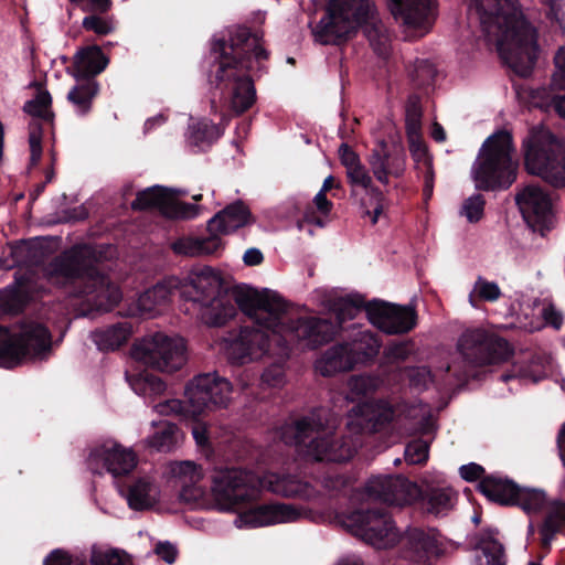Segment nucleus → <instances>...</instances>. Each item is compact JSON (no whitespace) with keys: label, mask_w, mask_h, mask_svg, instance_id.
I'll return each instance as SVG.
<instances>
[{"label":"nucleus","mask_w":565,"mask_h":565,"mask_svg":"<svg viewBox=\"0 0 565 565\" xmlns=\"http://www.w3.org/2000/svg\"><path fill=\"white\" fill-rule=\"evenodd\" d=\"M189 278L180 295L198 307L202 323L223 327L235 318L237 309L253 322L226 340L232 364L244 365L269 353L271 339L282 345V297L278 292L247 285L231 287L209 266L192 271Z\"/></svg>","instance_id":"f257e3e1"},{"label":"nucleus","mask_w":565,"mask_h":565,"mask_svg":"<svg viewBox=\"0 0 565 565\" xmlns=\"http://www.w3.org/2000/svg\"><path fill=\"white\" fill-rule=\"evenodd\" d=\"M268 57L263 34L248 26L235 25L226 34H215L204 70L220 103L235 115L247 111L256 102L255 73L263 71Z\"/></svg>","instance_id":"f03ea898"},{"label":"nucleus","mask_w":565,"mask_h":565,"mask_svg":"<svg viewBox=\"0 0 565 565\" xmlns=\"http://www.w3.org/2000/svg\"><path fill=\"white\" fill-rule=\"evenodd\" d=\"M471 14L481 32L493 43L505 63L519 75L534 67L539 47L536 32L524 19L516 0H471Z\"/></svg>","instance_id":"7ed1b4c3"},{"label":"nucleus","mask_w":565,"mask_h":565,"mask_svg":"<svg viewBox=\"0 0 565 565\" xmlns=\"http://www.w3.org/2000/svg\"><path fill=\"white\" fill-rule=\"evenodd\" d=\"M102 252L90 244H75L51 259L45 268L47 279L70 296L83 299L92 311L107 312L120 300L121 291L98 264Z\"/></svg>","instance_id":"20e7f679"},{"label":"nucleus","mask_w":565,"mask_h":565,"mask_svg":"<svg viewBox=\"0 0 565 565\" xmlns=\"http://www.w3.org/2000/svg\"><path fill=\"white\" fill-rule=\"evenodd\" d=\"M211 495L218 511L237 513L236 523L257 527L282 522V503L256 504L263 480L253 471L237 467H214Z\"/></svg>","instance_id":"39448f33"},{"label":"nucleus","mask_w":565,"mask_h":565,"mask_svg":"<svg viewBox=\"0 0 565 565\" xmlns=\"http://www.w3.org/2000/svg\"><path fill=\"white\" fill-rule=\"evenodd\" d=\"M360 28L377 55L390 53V34L370 0H330L313 33L320 43L335 44L355 35Z\"/></svg>","instance_id":"423d86ee"},{"label":"nucleus","mask_w":565,"mask_h":565,"mask_svg":"<svg viewBox=\"0 0 565 565\" xmlns=\"http://www.w3.org/2000/svg\"><path fill=\"white\" fill-rule=\"evenodd\" d=\"M513 153L512 135L509 131L499 130L489 136L471 168L477 188L493 190L510 186L516 179Z\"/></svg>","instance_id":"0eeeda50"},{"label":"nucleus","mask_w":565,"mask_h":565,"mask_svg":"<svg viewBox=\"0 0 565 565\" xmlns=\"http://www.w3.org/2000/svg\"><path fill=\"white\" fill-rule=\"evenodd\" d=\"M338 418L326 412L318 411L296 422L295 441L307 456L316 460L345 461L354 450L347 443L333 437Z\"/></svg>","instance_id":"6e6552de"},{"label":"nucleus","mask_w":565,"mask_h":565,"mask_svg":"<svg viewBox=\"0 0 565 565\" xmlns=\"http://www.w3.org/2000/svg\"><path fill=\"white\" fill-rule=\"evenodd\" d=\"M524 164L529 173L555 188H565V145L544 126H535L523 139Z\"/></svg>","instance_id":"1a4fd4ad"},{"label":"nucleus","mask_w":565,"mask_h":565,"mask_svg":"<svg viewBox=\"0 0 565 565\" xmlns=\"http://www.w3.org/2000/svg\"><path fill=\"white\" fill-rule=\"evenodd\" d=\"M131 356L156 371L173 373L185 364V342L157 332L134 343Z\"/></svg>","instance_id":"9d476101"},{"label":"nucleus","mask_w":565,"mask_h":565,"mask_svg":"<svg viewBox=\"0 0 565 565\" xmlns=\"http://www.w3.org/2000/svg\"><path fill=\"white\" fill-rule=\"evenodd\" d=\"M341 523L351 534L376 548L391 547L399 539L391 516L381 511H353L344 515Z\"/></svg>","instance_id":"9b49d317"},{"label":"nucleus","mask_w":565,"mask_h":565,"mask_svg":"<svg viewBox=\"0 0 565 565\" xmlns=\"http://www.w3.org/2000/svg\"><path fill=\"white\" fill-rule=\"evenodd\" d=\"M231 382L217 374L196 375L185 386L184 396L191 406V415L200 416L206 411L226 407L231 401Z\"/></svg>","instance_id":"f8f14e48"},{"label":"nucleus","mask_w":565,"mask_h":565,"mask_svg":"<svg viewBox=\"0 0 565 565\" xmlns=\"http://www.w3.org/2000/svg\"><path fill=\"white\" fill-rule=\"evenodd\" d=\"M457 348L465 360L477 366L504 362L512 354V349L504 339L480 328L466 330L460 335Z\"/></svg>","instance_id":"ddd939ff"},{"label":"nucleus","mask_w":565,"mask_h":565,"mask_svg":"<svg viewBox=\"0 0 565 565\" xmlns=\"http://www.w3.org/2000/svg\"><path fill=\"white\" fill-rule=\"evenodd\" d=\"M52 350V333L44 323L24 319L17 331H12V369L26 361L44 360Z\"/></svg>","instance_id":"4468645a"},{"label":"nucleus","mask_w":565,"mask_h":565,"mask_svg":"<svg viewBox=\"0 0 565 565\" xmlns=\"http://www.w3.org/2000/svg\"><path fill=\"white\" fill-rule=\"evenodd\" d=\"M134 211L158 210L164 217L172 220H192L199 215V206L181 202L174 198V192L162 185H153L137 193L131 202Z\"/></svg>","instance_id":"2eb2a0df"},{"label":"nucleus","mask_w":565,"mask_h":565,"mask_svg":"<svg viewBox=\"0 0 565 565\" xmlns=\"http://www.w3.org/2000/svg\"><path fill=\"white\" fill-rule=\"evenodd\" d=\"M23 111L32 117L29 122V146L30 162L29 169L35 168L42 158V139L44 135V124L53 128L55 114L52 110V96L49 90H39L33 99L26 100L23 105Z\"/></svg>","instance_id":"dca6fc26"},{"label":"nucleus","mask_w":565,"mask_h":565,"mask_svg":"<svg viewBox=\"0 0 565 565\" xmlns=\"http://www.w3.org/2000/svg\"><path fill=\"white\" fill-rule=\"evenodd\" d=\"M387 7L397 22L419 36L431 30L437 18V0H387Z\"/></svg>","instance_id":"f3484780"},{"label":"nucleus","mask_w":565,"mask_h":565,"mask_svg":"<svg viewBox=\"0 0 565 565\" xmlns=\"http://www.w3.org/2000/svg\"><path fill=\"white\" fill-rule=\"evenodd\" d=\"M370 499L387 504L404 505L416 501L422 491L419 487L404 477H373L365 486Z\"/></svg>","instance_id":"a211bd4d"},{"label":"nucleus","mask_w":565,"mask_h":565,"mask_svg":"<svg viewBox=\"0 0 565 565\" xmlns=\"http://www.w3.org/2000/svg\"><path fill=\"white\" fill-rule=\"evenodd\" d=\"M366 312L370 322L388 334L407 333L417 323L416 312L408 306L374 302L367 307Z\"/></svg>","instance_id":"6ab92c4d"},{"label":"nucleus","mask_w":565,"mask_h":565,"mask_svg":"<svg viewBox=\"0 0 565 565\" xmlns=\"http://www.w3.org/2000/svg\"><path fill=\"white\" fill-rule=\"evenodd\" d=\"M347 178L352 196H359L360 189L365 192V195L360 198L361 216L369 218L372 225L376 224L385 206L383 192L374 185L369 170L363 164L347 172Z\"/></svg>","instance_id":"aec40b11"},{"label":"nucleus","mask_w":565,"mask_h":565,"mask_svg":"<svg viewBox=\"0 0 565 565\" xmlns=\"http://www.w3.org/2000/svg\"><path fill=\"white\" fill-rule=\"evenodd\" d=\"M88 467L93 472L100 473L98 466L105 468L113 477L119 480V477L129 475L137 466V456L131 449L114 443L104 444L95 447L88 456Z\"/></svg>","instance_id":"412c9836"},{"label":"nucleus","mask_w":565,"mask_h":565,"mask_svg":"<svg viewBox=\"0 0 565 565\" xmlns=\"http://www.w3.org/2000/svg\"><path fill=\"white\" fill-rule=\"evenodd\" d=\"M515 201L525 222L533 228L544 224L551 215V198L540 185H525L518 192Z\"/></svg>","instance_id":"4be33fe9"},{"label":"nucleus","mask_w":565,"mask_h":565,"mask_svg":"<svg viewBox=\"0 0 565 565\" xmlns=\"http://www.w3.org/2000/svg\"><path fill=\"white\" fill-rule=\"evenodd\" d=\"M373 177L384 185L390 179L403 177L406 170V157L402 150H388L385 141H380L367 158Z\"/></svg>","instance_id":"5701e85b"},{"label":"nucleus","mask_w":565,"mask_h":565,"mask_svg":"<svg viewBox=\"0 0 565 565\" xmlns=\"http://www.w3.org/2000/svg\"><path fill=\"white\" fill-rule=\"evenodd\" d=\"M109 62L102 46H81L73 56L72 75L76 81H95V77L107 68Z\"/></svg>","instance_id":"b1692460"},{"label":"nucleus","mask_w":565,"mask_h":565,"mask_svg":"<svg viewBox=\"0 0 565 565\" xmlns=\"http://www.w3.org/2000/svg\"><path fill=\"white\" fill-rule=\"evenodd\" d=\"M254 222L248 206L241 200L228 204L209 222L206 230L213 235H225Z\"/></svg>","instance_id":"393cba45"},{"label":"nucleus","mask_w":565,"mask_h":565,"mask_svg":"<svg viewBox=\"0 0 565 565\" xmlns=\"http://www.w3.org/2000/svg\"><path fill=\"white\" fill-rule=\"evenodd\" d=\"M356 366L350 345L335 343L326 349L315 362L316 371L322 376H332L349 372Z\"/></svg>","instance_id":"a878e982"},{"label":"nucleus","mask_w":565,"mask_h":565,"mask_svg":"<svg viewBox=\"0 0 565 565\" xmlns=\"http://www.w3.org/2000/svg\"><path fill=\"white\" fill-rule=\"evenodd\" d=\"M116 487L131 510L146 511L152 509L156 504V499L151 494L153 484L146 477L132 480H117Z\"/></svg>","instance_id":"bb28decb"},{"label":"nucleus","mask_w":565,"mask_h":565,"mask_svg":"<svg viewBox=\"0 0 565 565\" xmlns=\"http://www.w3.org/2000/svg\"><path fill=\"white\" fill-rule=\"evenodd\" d=\"M356 426L363 430L376 431L394 417L392 406L383 401H367L352 409Z\"/></svg>","instance_id":"cd10ccee"},{"label":"nucleus","mask_w":565,"mask_h":565,"mask_svg":"<svg viewBox=\"0 0 565 565\" xmlns=\"http://www.w3.org/2000/svg\"><path fill=\"white\" fill-rule=\"evenodd\" d=\"M339 332L338 327L327 318L300 319L296 327L297 337L307 341L312 349L331 341Z\"/></svg>","instance_id":"c85d7f7f"},{"label":"nucleus","mask_w":565,"mask_h":565,"mask_svg":"<svg viewBox=\"0 0 565 565\" xmlns=\"http://www.w3.org/2000/svg\"><path fill=\"white\" fill-rule=\"evenodd\" d=\"M405 556L414 562H424L437 554V539L433 530L412 529L404 539Z\"/></svg>","instance_id":"c756f323"},{"label":"nucleus","mask_w":565,"mask_h":565,"mask_svg":"<svg viewBox=\"0 0 565 565\" xmlns=\"http://www.w3.org/2000/svg\"><path fill=\"white\" fill-rule=\"evenodd\" d=\"M475 561L477 565H505L502 543L492 531L482 532L475 536ZM529 565H537L530 563Z\"/></svg>","instance_id":"7c9ffc66"},{"label":"nucleus","mask_w":565,"mask_h":565,"mask_svg":"<svg viewBox=\"0 0 565 565\" xmlns=\"http://www.w3.org/2000/svg\"><path fill=\"white\" fill-rule=\"evenodd\" d=\"M222 247V238L213 233L206 237L182 236L171 244V249L177 255L202 256L212 255Z\"/></svg>","instance_id":"2f4dec72"},{"label":"nucleus","mask_w":565,"mask_h":565,"mask_svg":"<svg viewBox=\"0 0 565 565\" xmlns=\"http://www.w3.org/2000/svg\"><path fill=\"white\" fill-rule=\"evenodd\" d=\"M177 288L174 280L159 281L153 287L145 290L137 300V309L141 316L153 317L159 307L167 305Z\"/></svg>","instance_id":"473e14b6"},{"label":"nucleus","mask_w":565,"mask_h":565,"mask_svg":"<svg viewBox=\"0 0 565 565\" xmlns=\"http://www.w3.org/2000/svg\"><path fill=\"white\" fill-rule=\"evenodd\" d=\"M131 333V323L120 321L105 329L96 330L93 333V339L100 351H115L129 340Z\"/></svg>","instance_id":"72a5a7b5"},{"label":"nucleus","mask_w":565,"mask_h":565,"mask_svg":"<svg viewBox=\"0 0 565 565\" xmlns=\"http://www.w3.org/2000/svg\"><path fill=\"white\" fill-rule=\"evenodd\" d=\"M313 205L317 210L316 212L311 209H307L302 217L296 221V227L299 231L306 230L309 236L313 234L312 226L323 227L326 225L323 217H327L333 207L332 202L328 200L326 193L322 192H318L315 195Z\"/></svg>","instance_id":"f704fd0d"},{"label":"nucleus","mask_w":565,"mask_h":565,"mask_svg":"<svg viewBox=\"0 0 565 565\" xmlns=\"http://www.w3.org/2000/svg\"><path fill=\"white\" fill-rule=\"evenodd\" d=\"M479 489L482 494L494 502L514 504L520 488L509 480L489 477L480 482Z\"/></svg>","instance_id":"c9c22d12"},{"label":"nucleus","mask_w":565,"mask_h":565,"mask_svg":"<svg viewBox=\"0 0 565 565\" xmlns=\"http://www.w3.org/2000/svg\"><path fill=\"white\" fill-rule=\"evenodd\" d=\"M99 93V84L96 81H82L67 93V100L76 108L81 116L90 113L93 100Z\"/></svg>","instance_id":"e433bc0d"},{"label":"nucleus","mask_w":565,"mask_h":565,"mask_svg":"<svg viewBox=\"0 0 565 565\" xmlns=\"http://www.w3.org/2000/svg\"><path fill=\"white\" fill-rule=\"evenodd\" d=\"M456 500L457 494L450 487H431L423 495L426 510L435 515L450 511Z\"/></svg>","instance_id":"4c0bfd02"},{"label":"nucleus","mask_w":565,"mask_h":565,"mask_svg":"<svg viewBox=\"0 0 565 565\" xmlns=\"http://www.w3.org/2000/svg\"><path fill=\"white\" fill-rule=\"evenodd\" d=\"M347 344L350 345L356 366L373 360L381 348L380 341L370 331L359 332L358 337Z\"/></svg>","instance_id":"58836bf2"},{"label":"nucleus","mask_w":565,"mask_h":565,"mask_svg":"<svg viewBox=\"0 0 565 565\" xmlns=\"http://www.w3.org/2000/svg\"><path fill=\"white\" fill-rule=\"evenodd\" d=\"M182 437V431L174 423L162 420L156 425V430L149 438V446L161 452L171 451L179 439Z\"/></svg>","instance_id":"ea45409f"},{"label":"nucleus","mask_w":565,"mask_h":565,"mask_svg":"<svg viewBox=\"0 0 565 565\" xmlns=\"http://www.w3.org/2000/svg\"><path fill=\"white\" fill-rule=\"evenodd\" d=\"M362 306L363 299L358 296L339 297L332 300L330 310L335 316L337 322L333 324L339 331L344 329V322L355 319L362 312Z\"/></svg>","instance_id":"a19ab883"},{"label":"nucleus","mask_w":565,"mask_h":565,"mask_svg":"<svg viewBox=\"0 0 565 565\" xmlns=\"http://www.w3.org/2000/svg\"><path fill=\"white\" fill-rule=\"evenodd\" d=\"M546 519L541 529L542 543L546 547L551 544L556 532L565 523V501L548 502Z\"/></svg>","instance_id":"79ce46f5"},{"label":"nucleus","mask_w":565,"mask_h":565,"mask_svg":"<svg viewBox=\"0 0 565 565\" xmlns=\"http://www.w3.org/2000/svg\"><path fill=\"white\" fill-rule=\"evenodd\" d=\"M409 142V151L415 161L416 168L424 173L425 178V189L426 191H430L433 188V166L431 158L427 152V147L422 140L420 136L417 138H408Z\"/></svg>","instance_id":"37998d69"},{"label":"nucleus","mask_w":565,"mask_h":565,"mask_svg":"<svg viewBox=\"0 0 565 565\" xmlns=\"http://www.w3.org/2000/svg\"><path fill=\"white\" fill-rule=\"evenodd\" d=\"M82 28L86 32H92L98 36H106L116 31L117 20L109 13H87L82 21Z\"/></svg>","instance_id":"c03bdc74"},{"label":"nucleus","mask_w":565,"mask_h":565,"mask_svg":"<svg viewBox=\"0 0 565 565\" xmlns=\"http://www.w3.org/2000/svg\"><path fill=\"white\" fill-rule=\"evenodd\" d=\"M514 504L521 507L529 514L537 513L548 505L545 493L535 489H519Z\"/></svg>","instance_id":"a18cd8bd"},{"label":"nucleus","mask_w":565,"mask_h":565,"mask_svg":"<svg viewBox=\"0 0 565 565\" xmlns=\"http://www.w3.org/2000/svg\"><path fill=\"white\" fill-rule=\"evenodd\" d=\"M501 297L500 287L493 282L484 279L483 277H478L473 284L472 290L469 294V302L477 307V301H495Z\"/></svg>","instance_id":"49530a36"},{"label":"nucleus","mask_w":565,"mask_h":565,"mask_svg":"<svg viewBox=\"0 0 565 565\" xmlns=\"http://www.w3.org/2000/svg\"><path fill=\"white\" fill-rule=\"evenodd\" d=\"M28 301V294L19 288L0 292V310L4 313L18 315L22 312Z\"/></svg>","instance_id":"de8ad7c7"},{"label":"nucleus","mask_w":565,"mask_h":565,"mask_svg":"<svg viewBox=\"0 0 565 565\" xmlns=\"http://www.w3.org/2000/svg\"><path fill=\"white\" fill-rule=\"evenodd\" d=\"M220 137L218 127L210 121L202 120L191 128L190 140L194 146L211 145Z\"/></svg>","instance_id":"09e8293b"},{"label":"nucleus","mask_w":565,"mask_h":565,"mask_svg":"<svg viewBox=\"0 0 565 565\" xmlns=\"http://www.w3.org/2000/svg\"><path fill=\"white\" fill-rule=\"evenodd\" d=\"M422 106L417 96H411L406 104V131L408 138L420 136Z\"/></svg>","instance_id":"8fccbe9b"},{"label":"nucleus","mask_w":565,"mask_h":565,"mask_svg":"<svg viewBox=\"0 0 565 565\" xmlns=\"http://www.w3.org/2000/svg\"><path fill=\"white\" fill-rule=\"evenodd\" d=\"M89 562L92 565H132L126 553L117 551H102L93 546Z\"/></svg>","instance_id":"3c124183"},{"label":"nucleus","mask_w":565,"mask_h":565,"mask_svg":"<svg viewBox=\"0 0 565 565\" xmlns=\"http://www.w3.org/2000/svg\"><path fill=\"white\" fill-rule=\"evenodd\" d=\"M379 386V380L370 375H355L349 379L348 387L352 399L366 396Z\"/></svg>","instance_id":"603ef678"},{"label":"nucleus","mask_w":565,"mask_h":565,"mask_svg":"<svg viewBox=\"0 0 565 565\" xmlns=\"http://www.w3.org/2000/svg\"><path fill=\"white\" fill-rule=\"evenodd\" d=\"M15 355L12 354V330L0 324V367L12 369V361Z\"/></svg>","instance_id":"864d4df0"},{"label":"nucleus","mask_w":565,"mask_h":565,"mask_svg":"<svg viewBox=\"0 0 565 565\" xmlns=\"http://www.w3.org/2000/svg\"><path fill=\"white\" fill-rule=\"evenodd\" d=\"M43 565H87V559L85 555H72L56 548L44 558Z\"/></svg>","instance_id":"5fc2aeb1"},{"label":"nucleus","mask_w":565,"mask_h":565,"mask_svg":"<svg viewBox=\"0 0 565 565\" xmlns=\"http://www.w3.org/2000/svg\"><path fill=\"white\" fill-rule=\"evenodd\" d=\"M171 472L174 477L180 479L181 483L185 481L190 483H198L201 479L198 466L191 461L174 462L171 466Z\"/></svg>","instance_id":"6e6d98bb"},{"label":"nucleus","mask_w":565,"mask_h":565,"mask_svg":"<svg viewBox=\"0 0 565 565\" xmlns=\"http://www.w3.org/2000/svg\"><path fill=\"white\" fill-rule=\"evenodd\" d=\"M484 210V199L481 194H473L465 200L461 207V215H463L469 222H478Z\"/></svg>","instance_id":"4d7b16f0"},{"label":"nucleus","mask_w":565,"mask_h":565,"mask_svg":"<svg viewBox=\"0 0 565 565\" xmlns=\"http://www.w3.org/2000/svg\"><path fill=\"white\" fill-rule=\"evenodd\" d=\"M428 458V444L424 440H414L405 449V460L412 465H419Z\"/></svg>","instance_id":"13d9d810"},{"label":"nucleus","mask_w":565,"mask_h":565,"mask_svg":"<svg viewBox=\"0 0 565 565\" xmlns=\"http://www.w3.org/2000/svg\"><path fill=\"white\" fill-rule=\"evenodd\" d=\"M554 63L555 71L552 75L551 86L555 89H565V45L557 50Z\"/></svg>","instance_id":"bf43d9fd"},{"label":"nucleus","mask_w":565,"mask_h":565,"mask_svg":"<svg viewBox=\"0 0 565 565\" xmlns=\"http://www.w3.org/2000/svg\"><path fill=\"white\" fill-rule=\"evenodd\" d=\"M70 3L79 8L85 13H109L113 8V0H68Z\"/></svg>","instance_id":"052dcab7"},{"label":"nucleus","mask_w":565,"mask_h":565,"mask_svg":"<svg viewBox=\"0 0 565 565\" xmlns=\"http://www.w3.org/2000/svg\"><path fill=\"white\" fill-rule=\"evenodd\" d=\"M262 382L270 387L282 386V362L280 360L275 361L264 370Z\"/></svg>","instance_id":"680f3d73"},{"label":"nucleus","mask_w":565,"mask_h":565,"mask_svg":"<svg viewBox=\"0 0 565 565\" xmlns=\"http://www.w3.org/2000/svg\"><path fill=\"white\" fill-rule=\"evenodd\" d=\"M310 487L295 478H285V498H309L311 495Z\"/></svg>","instance_id":"e2e57ef3"},{"label":"nucleus","mask_w":565,"mask_h":565,"mask_svg":"<svg viewBox=\"0 0 565 565\" xmlns=\"http://www.w3.org/2000/svg\"><path fill=\"white\" fill-rule=\"evenodd\" d=\"M156 409L161 415H170V414H181L188 413L191 414V406L186 402H181L179 399H169L163 403H159L156 406Z\"/></svg>","instance_id":"0e129e2a"},{"label":"nucleus","mask_w":565,"mask_h":565,"mask_svg":"<svg viewBox=\"0 0 565 565\" xmlns=\"http://www.w3.org/2000/svg\"><path fill=\"white\" fill-rule=\"evenodd\" d=\"M540 313L546 324L554 329L562 327L564 320L563 313L553 303H544Z\"/></svg>","instance_id":"69168bd1"},{"label":"nucleus","mask_w":565,"mask_h":565,"mask_svg":"<svg viewBox=\"0 0 565 565\" xmlns=\"http://www.w3.org/2000/svg\"><path fill=\"white\" fill-rule=\"evenodd\" d=\"M339 157L345 168V173L362 164L359 156L347 143L340 146Z\"/></svg>","instance_id":"338daca9"},{"label":"nucleus","mask_w":565,"mask_h":565,"mask_svg":"<svg viewBox=\"0 0 565 565\" xmlns=\"http://www.w3.org/2000/svg\"><path fill=\"white\" fill-rule=\"evenodd\" d=\"M546 13L559 25L565 23V2L562 0H546Z\"/></svg>","instance_id":"774afa93"}]
</instances>
